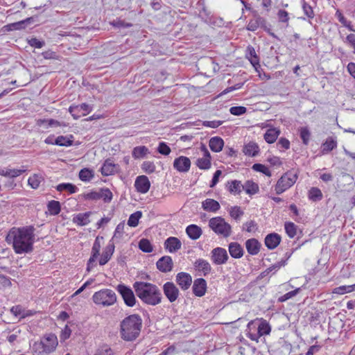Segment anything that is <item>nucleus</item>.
<instances>
[{
  "label": "nucleus",
  "mask_w": 355,
  "mask_h": 355,
  "mask_svg": "<svg viewBox=\"0 0 355 355\" xmlns=\"http://www.w3.org/2000/svg\"><path fill=\"white\" fill-rule=\"evenodd\" d=\"M35 230V228L33 225L12 227L6 237V241L8 244H12L15 253H30L33 250Z\"/></svg>",
  "instance_id": "f257e3e1"
},
{
  "label": "nucleus",
  "mask_w": 355,
  "mask_h": 355,
  "mask_svg": "<svg viewBox=\"0 0 355 355\" xmlns=\"http://www.w3.org/2000/svg\"><path fill=\"white\" fill-rule=\"evenodd\" d=\"M43 180L44 179L41 175L34 174L29 177L28 183L31 188L36 189L40 187V184Z\"/></svg>",
  "instance_id": "79ce46f5"
},
{
  "label": "nucleus",
  "mask_w": 355,
  "mask_h": 355,
  "mask_svg": "<svg viewBox=\"0 0 355 355\" xmlns=\"http://www.w3.org/2000/svg\"><path fill=\"white\" fill-rule=\"evenodd\" d=\"M191 166L190 159L184 156L176 158L173 162V167L179 172H187Z\"/></svg>",
  "instance_id": "2eb2a0df"
},
{
  "label": "nucleus",
  "mask_w": 355,
  "mask_h": 355,
  "mask_svg": "<svg viewBox=\"0 0 355 355\" xmlns=\"http://www.w3.org/2000/svg\"><path fill=\"white\" fill-rule=\"evenodd\" d=\"M246 112L247 108L244 106H234L230 109V112L234 116H241Z\"/></svg>",
  "instance_id": "bf43d9fd"
},
{
  "label": "nucleus",
  "mask_w": 355,
  "mask_h": 355,
  "mask_svg": "<svg viewBox=\"0 0 355 355\" xmlns=\"http://www.w3.org/2000/svg\"><path fill=\"white\" fill-rule=\"evenodd\" d=\"M209 227L218 235L224 238L230 236L232 234V227L222 217H214L209 221Z\"/></svg>",
  "instance_id": "39448f33"
},
{
  "label": "nucleus",
  "mask_w": 355,
  "mask_h": 355,
  "mask_svg": "<svg viewBox=\"0 0 355 355\" xmlns=\"http://www.w3.org/2000/svg\"><path fill=\"white\" fill-rule=\"evenodd\" d=\"M300 288H298L293 291L288 292L286 294H284V295H282V297H280L279 298V301L285 302V301L292 298L293 297L295 296L300 292Z\"/></svg>",
  "instance_id": "680f3d73"
},
{
  "label": "nucleus",
  "mask_w": 355,
  "mask_h": 355,
  "mask_svg": "<svg viewBox=\"0 0 355 355\" xmlns=\"http://www.w3.org/2000/svg\"><path fill=\"white\" fill-rule=\"evenodd\" d=\"M355 289V284L349 286H340L334 289L333 293L343 295L353 291Z\"/></svg>",
  "instance_id": "de8ad7c7"
},
{
  "label": "nucleus",
  "mask_w": 355,
  "mask_h": 355,
  "mask_svg": "<svg viewBox=\"0 0 355 355\" xmlns=\"http://www.w3.org/2000/svg\"><path fill=\"white\" fill-rule=\"evenodd\" d=\"M33 349L35 352H36L38 355L46 354V349L44 348L43 340H40V342H35L33 345Z\"/></svg>",
  "instance_id": "13d9d810"
},
{
  "label": "nucleus",
  "mask_w": 355,
  "mask_h": 355,
  "mask_svg": "<svg viewBox=\"0 0 355 355\" xmlns=\"http://www.w3.org/2000/svg\"><path fill=\"white\" fill-rule=\"evenodd\" d=\"M91 214V211L78 214L73 216L72 221L79 226H85L90 223L89 218Z\"/></svg>",
  "instance_id": "393cba45"
},
{
  "label": "nucleus",
  "mask_w": 355,
  "mask_h": 355,
  "mask_svg": "<svg viewBox=\"0 0 355 355\" xmlns=\"http://www.w3.org/2000/svg\"><path fill=\"white\" fill-rule=\"evenodd\" d=\"M297 175L292 171L285 173L275 185L276 193L279 195L291 187L296 182Z\"/></svg>",
  "instance_id": "423d86ee"
},
{
  "label": "nucleus",
  "mask_w": 355,
  "mask_h": 355,
  "mask_svg": "<svg viewBox=\"0 0 355 355\" xmlns=\"http://www.w3.org/2000/svg\"><path fill=\"white\" fill-rule=\"evenodd\" d=\"M95 355H114V352L110 347L103 346L97 349Z\"/></svg>",
  "instance_id": "e2e57ef3"
},
{
  "label": "nucleus",
  "mask_w": 355,
  "mask_h": 355,
  "mask_svg": "<svg viewBox=\"0 0 355 355\" xmlns=\"http://www.w3.org/2000/svg\"><path fill=\"white\" fill-rule=\"evenodd\" d=\"M243 184L239 180H232L227 183V190L234 195L239 194L241 192Z\"/></svg>",
  "instance_id": "72a5a7b5"
},
{
  "label": "nucleus",
  "mask_w": 355,
  "mask_h": 355,
  "mask_svg": "<svg viewBox=\"0 0 355 355\" xmlns=\"http://www.w3.org/2000/svg\"><path fill=\"white\" fill-rule=\"evenodd\" d=\"M114 248L115 246L114 242L112 241H110L107 245L103 250L101 257L99 260V264L101 266L106 264L110 261L114 252Z\"/></svg>",
  "instance_id": "aec40b11"
},
{
  "label": "nucleus",
  "mask_w": 355,
  "mask_h": 355,
  "mask_svg": "<svg viewBox=\"0 0 355 355\" xmlns=\"http://www.w3.org/2000/svg\"><path fill=\"white\" fill-rule=\"evenodd\" d=\"M125 225L123 223H120L117 225L114 235L110 241H112L114 243V241H119L123 234V230H124Z\"/></svg>",
  "instance_id": "09e8293b"
},
{
  "label": "nucleus",
  "mask_w": 355,
  "mask_h": 355,
  "mask_svg": "<svg viewBox=\"0 0 355 355\" xmlns=\"http://www.w3.org/2000/svg\"><path fill=\"white\" fill-rule=\"evenodd\" d=\"M44 348L46 349V353L52 352L56 347L57 345V339L54 335H50L47 337H45L42 339Z\"/></svg>",
  "instance_id": "cd10ccee"
},
{
  "label": "nucleus",
  "mask_w": 355,
  "mask_h": 355,
  "mask_svg": "<svg viewBox=\"0 0 355 355\" xmlns=\"http://www.w3.org/2000/svg\"><path fill=\"white\" fill-rule=\"evenodd\" d=\"M157 269L162 272H168L173 270V261L171 257L164 256L156 263Z\"/></svg>",
  "instance_id": "f8f14e48"
},
{
  "label": "nucleus",
  "mask_w": 355,
  "mask_h": 355,
  "mask_svg": "<svg viewBox=\"0 0 355 355\" xmlns=\"http://www.w3.org/2000/svg\"><path fill=\"white\" fill-rule=\"evenodd\" d=\"M103 236H98L94 242V244H93V246L92 248V255L87 262V271H90L92 270V268L96 265L94 263L96 262L97 257L100 254V250H101V244L100 240H103Z\"/></svg>",
  "instance_id": "9d476101"
},
{
  "label": "nucleus",
  "mask_w": 355,
  "mask_h": 355,
  "mask_svg": "<svg viewBox=\"0 0 355 355\" xmlns=\"http://www.w3.org/2000/svg\"><path fill=\"white\" fill-rule=\"evenodd\" d=\"M181 246L182 243L177 237H168L164 242L165 249L171 253L177 252L181 248Z\"/></svg>",
  "instance_id": "6ab92c4d"
},
{
  "label": "nucleus",
  "mask_w": 355,
  "mask_h": 355,
  "mask_svg": "<svg viewBox=\"0 0 355 355\" xmlns=\"http://www.w3.org/2000/svg\"><path fill=\"white\" fill-rule=\"evenodd\" d=\"M139 249L144 252H151L153 246L150 242L146 239H142L139 243Z\"/></svg>",
  "instance_id": "603ef678"
},
{
  "label": "nucleus",
  "mask_w": 355,
  "mask_h": 355,
  "mask_svg": "<svg viewBox=\"0 0 355 355\" xmlns=\"http://www.w3.org/2000/svg\"><path fill=\"white\" fill-rule=\"evenodd\" d=\"M196 165L200 169L207 170L211 167V162L208 158H198L196 162Z\"/></svg>",
  "instance_id": "4d7b16f0"
},
{
  "label": "nucleus",
  "mask_w": 355,
  "mask_h": 355,
  "mask_svg": "<svg viewBox=\"0 0 355 355\" xmlns=\"http://www.w3.org/2000/svg\"><path fill=\"white\" fill-rule=\"evenodd\" d=\"M56 189L58 191H67L72 194L77 191L78 188L71 183H62L56 187Z\"/></svg>",
  "instance_id": "c03bdc74"
},
{
  "label": "nucleus",
  "mask_w": 355,
  "mask_h": 355,
  "mask_svg": "<svg viewBox=\"0 0 355 355\" xmlns=\"http://www.w3.org/2000/svg\"><path fill=\"white\" fill-rule=\"evenodd\" d=\"M280 131L277 128H270L266 132L263 137L267 143L272 144L277 140Z\"/></svg>",
  "instance_id": "473e14b6"
},
{
  "label": "nucleus",
  "mask_w": 355,
  "mask_h": 355,
  "mask_svg": "<svg viewBox=\"0 0 355 355\" xmlns=\"http://www.w3.org/2000/svg\"><path fill=\"white\" fill-rule=\"evenodd\" d=\"M69 112L75 119H78L82 116L81 112L79 110L78 105H71L69 108Z\"/></svg>",
  "instance_id": "338daca9"
},
{
  "label": "nucleus",
  "mask_w": 355,
  "mask_h": 355,
  "mask_svg": "<svg viewBox=\"0 0 355 355\" xmlns=\"http://www.w3.org/2000/svg\"><path fill=\"white\" fill-rule=\"evenodd\" d=\"M260 151L259 145L254 141H250L245 144L243 148V153L249 157H256Z\"/></svg>",
  "instance_id": "4be33fe9"
},
{
  "label": "nucleus",
  "mask_w": 355,
  "mask_h": 355,
  "mask_svg": "<svg viewBox=\"0 0 355 355\" xmlns=\"http://www.w3.org/2000/svg\"><path fill=\"white\" fill-rule=\"evenodd\" d=\"M300 136L304 145H307L311 137V132L307 127H302L300 129Z\"/></svg>",
  "instance_id": "8fccbe9b"
},
{
  "label": "nucleus",
  "mask_w": 355,
  "mask_h": 355,
  "mask_svg": "<svg viewBox=\"0 0 355 355\" xmlns=\"http://www.w3.org/2000/svg\"><path fill=\"white\" fill-rule=\"evenodd\" d=\"M71 138H68L64 136H58L55 139V145H58L60 146H70L73 145V140L71 138L73 137L72 135H70Z\"/></svg>",
  "instance_id": "37998d69"
},
{
  "label": "nucleus",
  "mask_w": 355,
  "mask_h": 355,
  "mask_svg": "<svg viewBox=\"0 0 355 355\" xmlns=\"http://www.w3.org/2000/svg\"><path fill=\"white\" fill-rule=\"evenodd\" d=\"M157 150L163 155H168L171 151L170 147L164 141L159 144Z\"/></svg>",
  "instance_id": "052dcab7"
},
{
  "label": "nucleus",
  "mask_w": 355,
  "mask_h": 355,
  "mask_svg": "<svg viewBox=\"0 0 355 355\" xmlns=\"http://www.w3.org/2000/svg\"><path fill=\"white\" fill-rule=\"evenodd\" d=\"M257 225L254 220H250L243 224V230L248 232H252L256 230Z\"/></svg>",
  "instance_id": "774afa93"
},
{
  "label": "nucleus",
  "mask_w": 355,
  "mask_h": 355,
  "mask_svg": "<svg viewBox=\"0 0 355 355\" xmlns=\"http://www.w3.org/2000/svg\"><path fill=\"white\" fill-rule=\"evenodd\" d=\"M202 207L204 210L211 212H216L220 208V204L218 201L207 198L202 203Z\"/></svg>",
  "instance_id": "bb28decb"
},
{
  "label": "nucleus",
  "mask_w": 355,
  "mask_h": 355,
  "mask_svg": "<svg viewBox=\"0 0 355 355\" xmlns=\"http://www.w3.org/2000/svg\"><path fill=\"white\" fill-rule=\"evenodd\" d=\"M92 300L96 304L110 306L116 302V295L111 289H102L94 293Z\"/></svg>",
  "instance_id": "20e7f679"
},
{
  "label": "nucleus",
  "mask_w": 355,
  "mask_h": 355,
  "mask_svg": "<svg viewBox=\"0 0 355 355\" xmlns=\"http://www.w3.org/2000/svg\"><path fill=\"white\" fill-rule=\"evenodd\" d=\"M100 199H103L104 202H110L112 200L113 195L108 188H102L99 190Z\"/></svg>",
  "instance_id": "a18cd8bd"
},
{
  "label": "nucleus",
  "mask_w": 355,
  "mask_h": 355,
  "mask_svg": "<svg viewBox=\"0 0 355 355\" xmlns=\"http://www.w3.org/2000/svg\"><path fill=\"white\" fill-rule=\"evenodd\" d=\"M156 166L153 162L145 161L141 164V169L146 173H153L155 172Z\"/></svg>",
  "instance_id": "5fc2aeb1"
},
{
  "label": "nucleus",
  "mask_w": 355,
  "mask_h": 355,
  "mask_svg": "<svg viewBox=\"0 0 355 355\" xmlns=\"http://www.w3.org/2000/svg\"><path fill=\"white\" fill-rule=\"evenodd\" d=\"M119 166L115 164L110 159H107L103 163L101 171L103 176H108L119 172Z\"/></svg>",
  "instance_id": "dca6fc26"
},
{
  "label": "nucleus",
  "mask_w": 355,
  "mask_h": 355,
  "mask_svg": "<svg viewBox=\"0 0 355 355\" xmlns=\"http://www.w3.org/2000/svg\"><path fill=\"white\" fill-rule=\"evenodd\" d=\"M135 187L138 192L146 193L150 189V182L146 175H140L137 178Z\"/></svg>",
  "instance_id": "ddd939ff"
},
{
  "label": "nucleus",
  "mask_w": 355,
  "mask_h": 355,
  "mask_svg": "<svg viewBox=\"0 0 355 355\" xmlns=\"http://www.w3.org/2000/svg\"><path fill=\"white\" fill-rule=\"evenodd\" d=\"M257 330L260 337H261L265 335H268L270 333L271 327L266 320H263L257 327Z\"/></svg>",
  "instance_id": "a19ab883"
},
{
  "label": "nucleus",
  "mask_w": 355,
  "mask_h": 355,
  "mask_svg": "<svg viewBox=\"0 0 355 355\" xmlns=\"http://www.w3.org/2000/svg\"><path fill=\"white\" fill-rule=\"evenodd\" d=\"M286 233L290 238H294L297 234V226L293 222H286L284 224Z\"/></svg>",
  "instance_id": "ea45409f"
},
{
  "label": "nucleus",
  "mask_w": 355,
  "mask_h": 355,
  "mask_svg": "<svg viewBox=\"0 0 355 355\" xmlns=\"http://www.w3.org/2000/svg\"><path fill=\"white\" fill-rule=\"evenodd\" d=\"M133 288L137 296L146 304L155 306L162 302V293L155 284L135 282L133 284Z\"/></svg>",
  "instance_id": "f03ea898"
},
{
  "label": "nucleus",
  "mask_w": 355,
  "mask_h": 355,
  "mask_svg": "<svg viewBox=\"0 0 355 355\" xmlns=\"http://www.w3.org/2000/svg\"><path fill=\"white\" fill-rule=\"evenodd\" d=\"M228 250L230 254L234 259H240L243 257L244 250L241 245L237 242H232L229 244Z\"/></svg>",
  "instance_id": "5701e85b"
},
{
  "label": "nucleus",
  "mask_w": 355,
  "mask_h": 355,
  "mask_svg": "<svg viewBox=\"0 0 355 355\" xmlns=\"http://www.w3.org/2000/svg\"><path fill=\"white\" fill-rule=\"evenodd\" d=\"M242 189L250 195H254L259 191V186L252 180H248L242 186Z\"/></svg>",
  "instance_id": "c9c22d12"
},
{
  "label": "nucleus",
  "mask_w": 355,
  "mask_h": 355,
  "mask_svg": "<svg viewBox=\"0 0 355 355\" xmlns=\"http://www.w3.org/2000/svg\"><path fill=\"white\" fill-rule=\"evenodd\" d=\"M186 232L188 236L192 240H196L202 235L201 228L196 225H190L187 227Z\"/></svg>",
  "instance_id": "c85d7f7f"
},
{
  "label": "nucleus",
  "mask_w": 355,
  "mask_h": 355,
  "mask_svg": "<svg viewBox=\"0 0 355 355\" xmlns=\"http://www.w3.org/2000/svg\"><path fill=\"white\" fill-rule=\"evenodd\" d=\"M141 216L142 213L140 211H137L132 214L128 220V225L130 227H137L139 224V220L141 218Z\"/></svg>",
  "instance_id": "49530a36"
},
{
  "label": "nucleus",
  "mask_w": 355,
  "mask_h": 355,
  "mask_svg": "<svg viewBox=\"0 0 355 355\" xmlns=\"http://www.w3.org/2000/svg\"><path fill=\"white\" fill-rule=\"evenodd\" d=\"M10 312L16 317H20L22 318L23 313L24 312V309L20 305L13 306L10 309Z\"/></svg>",
  "instance_id": "69168bd1"
},
{
  "label": "nucleus",
  "mask_w": 355,
  "mask_h": 355,
  "mask_svg": "<svg viewBox=\"0 0 355 355\" xmlns=\"http://www.w3.org/2000/svg\"><path fill=\"white\" fill-rule=\"evenodd\" d=\"M176 282L182 290L185 291L191 286L192 277L189 273L181 272L176 275Z\"/></svg>",
  "instance_id": "4468645a"
},
{
  "label": "nucleus",
  "mask_w": 355,
  "mask_h": 355,
  "mask_svg": "<svg viewBox=\"0 0 355 355\" xmlns=\"http://www.w3.org/2000/svg\"><path fill=\"white\" fill-rule=\"evenodd\" d=\"M149 153L148 148L145 146H136L132 151V155L136 159L144 158Z\"/></svg>",
  "instance_id": "7c9ffc66"
},
{
  "label": "nucleus",
  "mask_w": 355,
  "mask_h": 355,
  "mask_svg": "<svg viewBox=\"0 0 355 355\" xmlns=\"http://www.w3.org/2000/svg\"><path fill=\"white\" fill-rule=\"evenodd\" d=\"M254 18L250 19L246 26L248 31H255L266 24V20L261 17L256 10L252 11Z\"/></svg>",
  "instance_id": "9b49d317"
},
{
  "label": "nucleus",
  "mask_w": 355,
  "mask_h": 355,
  "mask_svg": "<svg viewBox=\"0 0 355 355\" xmlns=\"http://www.w3.org/2000/svg\"><path fill=\"white\" fill-rule=\"evenodd\" d=\"M25 171V169L3 168L0 169V175L15 178L19 176Z\"/></svg>",
  "instance_id": "2f4dec72"
},
{
  "label": "nucleus",
  "mask_w": 355,
  "mask_h": 355,
  "mask_svg": "<svg viewBox=\"0 0 355 355\" xmlns=\"http://www.w3.org/2000/svg\"><path fill=\"white\" fill-rule=\"evenodd\" d=\"M47 209L51 215L56 216L61 211V205L59 201L53 200L48 202Z\"/></svg>",
  "instance_id": "e433bc0d"
},
{
  "label": "nucleus",
  "mask_w": 355,
  "mask_h": 355,
  "mask_svg": "<svg viewBox=\"0 0 355 355\" xmlns=\"http://www.w3.org/2000/svg\"><path fill=\"white\" fill-rule=\"evenodd\" d=\"M261 243L256 239H249L245 241V248L250 255H257L261 248Z\"/></svg>",
  "instance_id": "412c9836"
},
{
  "label": "nucleus",
  "mask_w": 355,
  "mask_h": 355,
  "mask_svg": "<svg viewBox=\"0 0 355 355\" xmlns=\"http://www.w3.org/2000/svg\"><path fill=\"white\" fill-rule=\"evenodd\" d=\"M211 254V261L216 265L225 264L229 259L226 250L220 247L213 249Z\"/></svg>",
  "instance_id": "1a4fd4ad"
},
{
  "label": "nucleus",
  "mask_w": 355,
  "mask_h": 355,
  "mask_svg": "<svg viewBox=\"0 0 355 355\" xmlns=\"http://www.w3.org/2000/svg\"><path fill=\"white\" fill-rule=\"evenodd\" d=\"M162 288L164 295L171 303L175 302L178 299L180 291L173 282H166L163 285Z\"/></svg>",
  "instance_id": "6e6552de"
},
{
  "label": "nucleus",
  "mask_w": 355,
  "mask_h": 355,
  "mask_svg": "<svg viewBox=\"0 0 355 355\" xmlns=\"http://www.w3.org/2000/svg\"><path fill=\"white\" fill-rule=\"evenodd\" d=\"M243 211L241 209L240 207L235 206L231 208L230 214L232 218L236 220H240L241 217L243 215Z\"/></svg>",
  "instance_id": "6e6d98bb"
},
{
  "label": "nucleus",
  "mask_w": 355,
  "mask_h": 355,
  "mask_svg": "<svg viewBox=\"0 0 355 355\" xmlns=\"http://www.w3.org/2000/svg\"><path fill=\"white\" fill-rule=\"evenodd\" d=\"M142 327V319L138 314H132L125 317L120 323V336L125 341H133L140 334Z\"/></svg>",
  "instance_id": "7ed1b4c3"
},
{
  "label": "nucleus",
  "mask_w": 355,
  "mask_h": 355,
  "mask_svg": "<svg viewBox=\"0 0 355 355\" xmlns=\"http://www.w3.org/2000/svg\"><path fill=\"white\" fill-rule=\"evenodd\" d=\"M337 147V141L331 137H329L322 145V154H327Z\"/></svg>",
  "instance_id": "f704fd0d"
},
{
  "label": "nucleus",
  "mask_w": 355,
  "mask_h": 355,
  "mask_svg": "<svg viewBox=\"0 0 355 355\" xmlns=\"http://www.w3.org/2000/svg\"><path fill=\"white\" fill-rule=\"evenodd\" d=\"M252 168L257 172L262 173L263 174L266 175V176L270 177L272 175L271 172L270 170L263 164H253Z\"/></svg>",
  "instance_id": "864d4df0"
},
{
  "label": "nucleus",
  "mask_w": 355,
  "mask_h": 355,
  "mask_svg": "<svg viewBox=\"0 0 355 355\" xmlns=\"http://www.w3.org/2000/svg\"><path fill=\"white\" fill-rule=\"evenodd\" d=\"M209 146L215 153H219L223 150L224 141L220 137H214L209 139Z\"/></svg>",
  "instance_id": "a878e982"
},
{
  "label": "nucleus",
  "mask_w": 355,
  "mask_h": 355,
  "mask_svg": "<svg viewBox=\"0 0 355 355\" xmlns=\"http://www.w3.org/2000/svg\"><path fill=\"white\" fill-rule=\"evenodd\" d=\"M245 57L249 60L250 63L256 67L259 65V59L256 53L255 49L252 46H248L246 49Z\"/></svg>",
  "instance_id": "c756f323"
},
{
  "label": "nucleus",
  "mask_w": 355,
  "mask_h": 355,
  "mask_svg": "<svg viewBox=\"0 0 355 355\" xmlns=\"http://www.w3.org/2000/svg\"><path fill=\"white\" fill-rule=\"evenodd\" d=\"M93 177V171L89 168H85L79 172V178L82 181H89Z\"/></svg>",
  "instance_id": "3c124183"
},
{
  "label": "nucleus",
  "mask_w": 355,
  "mask_h": 355,
  "mask_svg": "<svg viewBox=\"0 0 355 355\" xmlns=\"http://www.w3.org/2000/svg\"><path fill=\"white\" fill-rule=\"evenodd\" d=\"M281 236L277 233L268 234L264 239V243L269 250L276 248L281 242Z\"/></svg>",
  "instance_id": "a211bd4d"
},
{
  "label": "nucleus",
  "mask_w": 355,
  "mask_h": 355,
  "mask_svg": "<svg viewBox=\"0 0 355 355\" xmlns=\"http://www.w3.org/2000/svg\"><path fill=\"white\" fill-rule=\"evenodd\" d=\"M322 193L318 187H312L309 191V198L312 201H320L322 199Z\"/></svg>",
  "instance_id": "58836bf2"
},
{
  "label": "nucleus",
  "mask_w": 355,
  "mask_h": 355,
  "mask_svg": "<svg viewBox=\"0 0 355 355\" xmlns=\"http://www.w3.org/2000/svg\"><path fill=\"white\" fill-rule=\"evenodd\" d=\"M117 291L121 295L125 304L130 307L135 305L136 298L132 290L125 286V284H120L116 287Z\"/></svg>",
  "instance_id": "0eeeda50"
},
{
  "label": "nucleus",
  "mask_w": 355,
  "mask_h": 355,
  "mask_svg": "<svg viewBox=\"0 0 355 355\" xmlns=\"http://www.w3.org/2000/svg\"><path fill=\"white\" fill-rule=\"evenodd\" d=\"M256 327L254 325V322L253 321H250L248 322L247 325V329H246V336L250 338V340L253 341L258 342L259 339L260 338V336L259 335L258 332L257 333H252V330L255 329Z\"/></svg>",
  "instance_id": "4c0bfd02"
},
{
  "label": "nucleus",
  "mask_w": 355,
  "mask_h": 355,
  "mask_svg": "<svg viewBox=\"0 0 355 355\" xmlns=\"http://www.w3.org/2000/svg\"><path fill=\"white\" fill-rule=\"evenodd\" d=\"M77 105L81 112L82 116H86L92 111V106L89 104L84 103Z\"/></svg>",
  "instance_id": "0e129e2a"
},
{
  "label": "nucleus",
  "mask_w": 355,
  "mask_h": 355,
  "mask_svg": "<svg viewBox=\"0 0 355 355\" xmlns=\"http://www.w3.org/2000/svg\"><path fill=\"white\" fill-rule=\"evenodd\" d=\"M194 266L196 270L203 273V275L206 276L211 272V267L209 263L202 259H198L196 260Z\"/></svg>",
  "instance_id": "b1692460"
},
{
  "label": "nucleus",
  "mask_w": 355,
  "mask_h": 355,
  "mask_svg": "<svg viewBox=\"0 0 355 355\" xmlns=\"http://www.w3.org/2000/svg\"><path fill=\"white\" fill-rule=\"evenodd\" d=\"M193 293L196 296L202 297L207 290V282L203 278H198L193 282Z\"/></svg>",
  "instance_id": "f3484780"
}]
</instances>
